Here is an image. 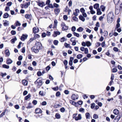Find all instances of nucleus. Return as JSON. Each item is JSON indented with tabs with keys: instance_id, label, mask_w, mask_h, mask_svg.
Listing matches in <instances>:
<instances>
[{
	"instance_id": "nucleus-1",
	"label": "nucleus",
	"mask_w": 122,
	"mask_h": 122,
	"mask_svg": "<svg viewBox=\"0 0 122 122\" xmlns=\"http://www.w3.org/2000/svg\"><path fill=\"white\" fill-rule=\"evenodd\" d=\"M107 20L108 23H110L112 21V20L114 18V14L112 12L109 13L107 15Z\"/></svg>"
},
{
	"instance_id": "nucleus-2",
	"label": "nucleus",
	"mask_w": 122,
	"mask_h": 122,
	"mask_svg": "<svg viewBox=\"0 0 122 122\" xmlns=\"http://www.w3.org/2000/svg\"><path fill=\"white\" fill-rule=\"evenodd\" d=\"M122 117V114L119 113L115 117L113 121L114 122H118L120 118Z\"/></svg>"
},
{
	"instance_id": "nucleus-3",
	"label": "nucleus",
	"mask_w": 122,
	"mask_h": 122,
	"mask_svg": "<svg viewBox=\"0 0 122 122\" xmlns=\"http://www.w3.org/2000/svg\"><path fill=\"white\" fill-rule=\"evenodd\" d=\"M35 83L37 86H41L42 84L41 79L40 78H39L35 82Z\"/></svg>"
},
{
	"instance_id": "nucleus-4",
	"label": "nucleus",
	"mask_w": 122,
	"mask_h": 122,
	"mask_svg": "<svg viewBox=\"0 0 122 122\" xmlns=\"http://www.w3.org/2000/svg\"><path fill=\"white\" fill-rule=\"evenodd\" d=\"M35 47H36L37 49L39 50H40L42 48V45L39 42L36 43V45Z\"/></svg>"
},
{
	"instance_id": "nucleus-5",
	"label": "nucleus",
	"mask_w": 122,
	"mask_h": 122,
	"mask_svg": "<svg viewBox=\"0 0 122 122\" xmlns=\"http://www.w3.org/2000/svg\"><path fill=\"white\" fill-rule=\"evenodd\" d=\"M61 26L62 27L63 30H67L68 29V26L66 25L65 23L64 22H62L61 24Z\"/></svg>"
},
{
	"instance_id": "nucleus-6",
	"label": "nucleus",
	"mask_w": 122,
	"mask_h": 122,
	"mask_svg": "<svg viewBox=\"0 0 122 122\" xmlns=\"http://www.w3.org/2000/svg\"><path fill=\"white\" fill-rule=\"evenodd\" d=\"M30 4V2L26 3L25 4L22 5V6H21L22 8H27L29 6Z\"/></svg>"
},
{
	"instance_id": "nucleus-7",
	"label": "nucleus",
	"mask_w": 122,
	"mask_h": 122,
	"mask_svg": "<svg viewBox=\"0 0 122 122\" xmlns=\"http://www.w3.org/2000/svg\"><path fill=\"white\" fill-rule=\"evenodd\" d=\"M78 96L77 95H76L75 94H74L72 95L71 98L73 100H75L78 99Z\"/></svg>"
},
{
	"instance_id": "nucleus-8",
	"label": "nucleus",
	"mask_w": 122,
	"mask_h": 122,
	"mask_svg": "<svg viewBox=\"0 0 122 122\" xmlns=\"http://www.w3.org/2000/svg\"><path fill=\"white\" fill-rule=\"evenodd\" d=\"M28 37V35L27 34H23L21 37V40L22 41H24Z\"/></svg>"
},
{
	"instance_id": "nucleus-9",
	"label": "nucleus",
	"mask_w": 122,
	"mask_h": 122,
	"mask_svg": "<svg viewBox=\"0 0 122 122\" xmlns=\"http://www.w3.org/2000/svg\"><path fill=\"white\" fill-rule=\"evenodd\" d=\"M35 113L37 114L41 113H42V110L39 108H36L35 110Z\"/></svg>"
},
{
	"instance_id": "nucleus-10",
	"label": "nucleus",
	"mask_w": 122,
	"mask_h": 122,
	"mask_svg": "<svg viewBox=\"0 0 122 122\" xmlns=\"http://www.w3.org/2000/svg\"><path fill=\"white\" fill-rule=\"evenodd\" d=\"M39 29L37 27H34L33 29V31L35 33L38 32Z\"/></svg>"
},
{
	"instance_id": "nucleus-11",
	"label": "nucleus",
	"mask_w": 122,
	"mask_h": 122,
	"mask_svg": "<svg viewBox=\"0 0 122 122\" xmlns=\"http://www.w3.org/2000/svg\"><path fill=\"white\" fill-rule=\"evenodd\" d=\"M37 5L39 6L42 7L44 6L45 5V4L44 2H38L37 3Z\"/></svg>"
},
{
	"instance_id": "nucleus-12",
	"label": "nucleus",
	"mask_w": 122,
	"mask_h": 122,
	"mask_svg": "<svg viewBox=\"0 0 122 122\" xmlns=\"http://www.w3.org/2000/svg\"><path fill=\"white\" fill-rule=\"evenodd\" d=\"M60 34V33L59 31H55L54 32V33L53 35V36L55 37L57 35H59Z\"/></svg>"
},
{
	"instance_id": "nucleus-13",
	"label": "nucleus",
	"mask_w": 122,
	"mask_h": 122,
	"mask_svg": "<svg viewBox=\"0 0 122 122\" xmlns=\"http://www.w3.org/2000/svg\"><path fill=\"white\" fill-rule=\"evenodd\" d=\"M55 13L56 15H58L60 12V10L58 8H56L54 9Z\"/></svg>"
},
{
	"instance_id": "nucleus-14",
	"label": "nucleus",
	"mask_w": 122,
	"mask_h": 122,
	"mask_svg": "<svg viewBox=\"0 0 122 122\" xmlns=\"http://www.w3.org/2000/svg\"><path fill=\"white\" fill-rule=\"evenodd\" d=\"M32 51L36 53H37L39 52V50L37 49L36 47H34V48H32Z\"/></svg>"
},
{
	"instance_id": "nucleus-15",
	"label": "nucleus",
	"mask_w": 122,
	"mask_h": 122,
	"mask_svg": "<svg viewBox=\"0 0 122 122\" xmlns=\"http://www.w3.org/2000/svg\"><path fill=\"white\" fill-rule=\"evenodd\" d=\"M84 17L81 15H80L79 16V19L83 22H84L85 20Z\"/></svg>"
},
{
	"instance_id": "nucleus-16",
	"label": "nucleus",
	"mask_w": 122,
	"mask_h": 122,
	"mask_svg": "<svg viewBox=\"0 0 122 122\" xmlns=\"http://www.w3.org/2000/svg\"><path fill=\"white\" fill-rule=\"evenodd\" d=\"M79 12V10L77 9H76L75 10V12H74L73 14L76 16H77L78 15V14Z\"/></svg>"
},
{
	"instance_id": "nucleus-17",
	"label": "nucleus",
	"mask_w": 122,
	"mask_h": 122,
	"mask_svg": "<svg viewBox=\"0 0 122 122\" xmlns=\"http://www.w3.org/2000/svg\"><path fill=\"white\" fill-rule=\"evenodd\" d=\"M113 112L114 114L115 115H117L119 113V110L116 109H114Z\"/></svg>"
},
{
	"instance_id": "nucleus-18",
	"label": "nucleus",
	"mask_w": 122,
	"mask_h": 122,
	"mask_svg": "<svg viewBox=\"0 0 122 122\" xmlns=\"http://www.w3.org/2000/svg\"><path fill=\"white\" fill-rule=\"evenodd\" d=\"M94 8L97 10L99 9V4L98 3H96L94 5Z\"/></svg>"
},
{
	"instance_id": "nucleus-19",
	"label": "nucleus",
	"mask_w": 122,
	"mask_h": 122,
	"mask_svg": "<svg viewBox=\"0 0 122 122\" xmlns=\"http://www.w3.org/2000/svg\"><path fill=\"white\" fill-rule=\"evenodd\" d=\"M81 118V114H78V117H76V118H75V120L76 121H77L78 120H80Z\"/></svg>"
},
{
	"instance_id": "nucleus-20",
	"label": "nucleus",
	"mask_w": 122,
	"mask_h": 122,
	"mask_svg": "<svg viewBox=\"0 0 122 122\" xmlns=\"http://www.w3.org/2000/svg\"><path fill=\"white\" fill-rule=\"evenodd\" d=\"M22 83L23 85L25 86H26L28 84V82L26 80H23L22 81Z\"/></svg>"
},
{
	"instance_id": "nucleus-21",
	"label": "nucleus",
	"mask_w": 122,
	"mask_h": 122,
	"mask_svg": "<svg viewBox=\"0 0 122 122\" xmlns=\"http://www.w3.org/2000/svg\"><path fill=\"white\" fill-rule=\"evenodd\" d=\"M31 16L30 15L26 14L25 15V17L27 19H30L31 18Z\"/></svg>"
},
{
	"instance_id": "nucleus-22",
	"label": "nucleus",
	"mask_w": 122,
	"mask_h": 122,
	"mask_svg": "<svg viewBox=\"0 0 122 122\" xmlns=\"http://www.w3.org/2000/svg\"><path fill=\"white\" fill-rule=\"evenodd\" d=\"M12 62V61L10 59H7L6 61V63L8 64H10Z\"/></svg>"
},
{
	"instance_id": "nucleus-23",
	"label": "nucleus",
	"mask_w": 122,
	"mask_h": 122,
	"mask_svg": "<svg viewBox=\"0 0 122 122\" xmlns=\"http://www.w3.org/2000/svg\"><path fill=\"white\" fill-rule=\"evenodd\" d=\"M100 7L102 11L104 12L105 11V10L106 9V6L103 5H101L100 6Z\"/></svg>"
},
{
	"instance_id": "nucleus-24",
	"label": "nucleus",
	"mask_w": 122,
	"mask_h": 122,
	"mask_svg": "<svg viewBox=\"0 0 122 122\" xmlns=\"http://www.w3.org/2000/svg\"><path fill=\"white\" fill-rule=\"evenodd\" d=\"M9 15L7 13H5L3 15V17L4 18H7L9 17Z\"/></svg>"
},
{
	"instance_id": "nucleus-25",
	"label": "nucleus",
	"mask_w": 122,
	"mask_h": 122,
	"mask_svg": "<svg viewBox=\"0 0 122 122\" xmlns=\"http://www.w3.org/2000/svg\"><path fill=\"white\" fill-rule=\"evenodd\" d=\"M5 53L6 55L8 56L10 55V53L9 51L8 50H6L5 51Z\"/></svg>"
},
{
	"instance_id": "nucleus-26",
	"label": "nucleus",
	"mask_w": 122,
	"mask_h": 122,
	"mask_svg": "<svg viewBox=\"0 0 122 122\" xmlns=\"http://www.w3.org/2000/svg\"><path fill=\"white\" fill-rule=\"evenodd\" d=\"M26 107L27 109H30L33 107V106H32L31 103L29 102L28 103V106Z\"/></svg>"
},
{
	"instance_id": "nucleus-27",
	"label": "nucleus",
	"mask_w": 122,
	"mask_h": 122,
	"mask_svg": "<svg viewBox=\"0 0 122 122\" xmlns=\"http://www.w3.org/2000/svg\"><path fill=\"white\" fill-rule=\"evenodd\" d=\"M97 15H100L102 14V12H101L100 9L97 10Z\"/></svg>"
},
{
	"instance_id": "nucleus-28",
	"label": "nucleus",
	"mask_w": 122,
	"mask_h": 122,
	"mask_svg": "<svg viewBox=\"0 0 122 122\" xmlns=\"http://www.w3.org/2000/svg\"><path fill=\"white\" fill-rule=\"evenodd\" d=\"M86 118L87 119H89L90 118V113L88 112H87L85 114Z\"/></svg>"
},
{
	"instance_id": "nucleus-29",
	"label": "nucleus",
	"mask_w": 122,
	"mask_h": 122,
	"mask_svg": "<svg viewBox=\"0 0 122 122\" xmlns=\"http://www.w3.org/2000/svg\"><path fill=\"white\" fill-rule=\"evenodd\" d=\"M84 29L83 28L81 27H80L77 29V30L78 32H81Z\"/></svg>"
},
{
	"instance_id": "nucleus-30",
	"label": "nucleus",
	"mask_w": 122,
	"mask_h": 122,
	"mask_svg": "<svg viewBox=\"0 0 122 122\" xmlns=\"http://www.w3.org/2000/svg\"><path fill=\"white\" fill-rule=\"evenodd\" d=\"M55 116L56 118L57 119H60L61 117V116L59 113H56V114Z\"/></svg>"
},
{
	"instance_id": "nucleus-31",
	"label": "nucleus",
	"mask_w": 122,
	"mask_h": 122,
	"mask_svg": "<svg viewBox=\"0 0 122 122\" xmlns=\"http://www.w3.org/2000/svg\"><path fill=\"white\" fill-rule=\"evenodd\" d=\"M69 102L72 105H76V103L73 101L72 100H70L69 101Z\"/></svg>"
},
{
	"instance_id": "nucleus-32",
	"label": "nucleus",
	"mask_w": 122,
	"mask_h": 122,
	"mask_svg": "<svg viewBox=\"0 0 122 122\" xmlns=\"http://www.w3.org/2000/svg\"><path fill=\"white\" fill-rule=\"evenodd\" d=\"M57 20H54V26L53 27V28H55L56 27L57 25Z\"/></svg>"
},
{
	"instance_id": "nucleus-33",
	"label": "nucleus",
	"mask_w": 122,
	"mask_h": 122,
	"mask_svg": "<svg viewBox=\"0 0 122 122\" xmlns=\"http://www.w3.org/2000/svg\"><path fill=\"white\" fill-rule=\"evenodd\" d=\"M102 34L103 35L106 37L107 36L108 32L107 31H104Z\"/></svg>"
},
{
	"instance_id": "nucleus-34",
	"label": "nucleus",
	"mask_w": 122,
	"mask_h": 122,
	"mask_svg": "<svg viewBox=\"0 0 122 122\" xmlns=\"http://www.w3.org/2000/svg\"><path fill=\"white\" fill-rule=\"evenodd\" d=\"M17 40L16 38L15 37L13 39L11 40V42L13 44L15 43V41Z\"/></svg>"
},
{
	"instance_id": "nucleus-35",
	"label": "nucleus",
	"mask_w": 122,
	"mask_h": 122,
	"mask_svg": "<svg viewBox=\"0 0 122 122\" xmlns=\"http://www.w3.org/2000/svg\"><path fill=\"white\" fill-rule=\"evenodd\" d=\"M64 45L65 46L66 48L69 47L70 48H71V47L70 46V45L67 44L66 43H65L64 44Z\"/></svg>"
},
{
	"instance_id": "nucleus-36",
	"label": "nucleus",
	"mask_w": 122,
	"mask_h": 122,
	"mask_svg": "<svg viewBox=\"0 0 122 122\" xmlns=\"http://www.w3.org/2000/svg\"><path fill=\"white\" fill-rule=\"evenodd\" d=\"M9 22L7 20H6L4 22V24L5 26H6L9 25Z\"/></svg>"
},
{
	"instance_id": "nucleus-37",
	"label": "nucleus",
	"mask_w": 122,
	"mask_h": 122,
	"mask_svg": "<svg viewBox=\"0 0 122 122\" xmlns=\"http://www.w3.org/2000/svg\"><path fill=\"white\" fill-rule=\"evenodd\" d=\"M6 112V110H4V111L0 115V117H1L5 115Z\"/></svg>"
},
{
	"instance_id": "nucleus-38",
	"label": "nucleus",
	"mask_w": 122,
	"mask_h": 122,
	"mask_svg": "<svg viewBox=\"0 0 122 122\" xmlns=\"http://www.w3.org/2000/svg\"><path fill=\"white\" fill-rule=\"evenodd\" d=\"M6 112V110H4V111L0 115V117H1L5 115Z\"/></svg>"
},
{
	"instance_id": "nucleus-39",
	"label": "nucleus",
	"mask_w": 122,
	"mask_h": 122,
	"mask_svg": "<svg viewBox=\"0 0 122 122\" xmlns=\"http://www.w3.org/2000/svg\"><path fill=\"white\" fill-rule=\"evenodd\" d=\"M6 112V110H4V111L0 115V117H1L5 115Z\"/></svg>"
},
{
	"instance_id": "nucleus-40",
	"label": "nucleus",
	"mask_w": 122,
	"mask_h": 122,
	"mask_svg": "<svg viewBox=\"0 0 122 122\" xmlns=\"http://www.w3.org/2000/svg\"><path fill=\"white\" fill-rule=\"evenodd\" d=\"M6 112V110H4V111L0 115V117H1L5 115Z\"/></svg>"
},
{
	"instance_id": "nucleus-41",
	"label": "nucleus",
	"mask_w": 122,
	"mask_h": 122,
	"mask_svg": "<svg viewBox=\"0 0 122 122\" xmlns=\"http://www.w3.org/2000/svg\"><path fill=\"white\" fill-rule=\"evenodd\" d=\"M30 97V95L29 94L28 95H27L25 97V100H27Z\"/></svg>"
},
{
	"instance_id": "nucleus-42",
	"label": "nucleus",
	"mask_w": 122,
	"mask_h": 122,
	"mask_svg": "<svg viewBox=\"0 0 122 122\" xmlns=\"http://www.w3.org/2000/svg\"><path fill=\"white\" fill-rule=\"evenodd\" d=\"M91 45V44L90 42L88 41L86 42V46H90Z\"/></svg>"
},
{
	"instance_id": "nucleus-43",
	"label": "nucleus",
	"mask_w": 122,
	"mask_h": 122,
	"mask_svg": "<svg viewBox=\"0 0 122 122\" xmlns=\"http://www.w3.org/2000/svg\"><path fill=\"white\" fill-rule=\"evenodd\" d=\"M3 67L6 69H8L9 68V66L8 65H6L5 64H4L3 65Z\"/></svg>"
},
{
	"instance_id": "nucleus-44",
	"label": "nucleus",
	"mask_w": 122,
	"mask_h": 122,
	"mask_svg": "<svg viewBox=\"0 0 122 122\" xmlns=\"http://www.w3.org/2000/svg\"><path fill=\"white\" fill-rule=\"evenodd\" d=\"M82 55L81 54H79L77 56L76 58L78 59H80L82 58Z\"/></svg>"
},
{
	"instance_id": "nucleus-45",
	"label": "nucleus",
	"mask_w": 122,
	"mask_h": 122,
	"mask_svg": "<svg viewBox=\"0 0 122 122\" xmlns=\"http://www.w3.org/2000/svg\"><path fill=\"white\" fill-rule=\"evenodd\" d=\"M66 39L64 37H63L61 38L60 41L61 42H63L65 41H66Z\"/></svg>"
},
{
	"instance_id": "nucleus-46",
	"label": "nucleus",
	"mask_w": 122,
	"mask_h": 122,
	"mask_svg": "<svg viewBox=\"0 0 122 122\" xmlns=\"http://www.w3.org/2000/svg\"><path fill=\"white\" fill-rule=\"evenodd\" d=\"M15 24L16 26H20L21 24L18 21H17L15 23Z\"/></svg>"
},
{
	"instance_id": "nucleus-47",
	"label": "nucleus",
	"mask_w": 122,
	"mask_h": 122,
	"mask_svg": "<svg viewBox=\"0 0 122 122\" xmlns=\"http://www.w3.org/2000/svg\"><path fill=\"white\" fill-rule=\"evenodd\" d=\"M37 76H40L41 75H43V74H42V73L40 71H38L37 73Z\"/></svg>"
},
{
	"instance_id": "nucleus-48",
	"label": "nucleus",
	"mask_w": 122,
	"mask_h": 122,
	"mask_svg": "<svg viewBox=\"0 0 122 122\" xmlns=\"http://www.w3.org/2000/svg\"><path fill=\"white\" fill-rule=\"evenodd\" d=\"M60 111L62 112H64L65 111V110L64 108L62 107L60 109Z\"/></svg>"
},
{
	"instance_id": "nucleus-49",
	"label": "nucleus",
	"mask_w": 122,
	"mask_h": 122,
	"mask_svg": "<svg viewBox=\"0 0 122 122\" xmlns=\"http://www.w3.org/2000/svg\"><path fill=\"white\" fill-rule=\"evenodd\" d=\"M73 34L74 36H76L77 37H79L80 36L79 34L75 32H73Z\"/></svg>"
},
{
	"instance_id": "nucleus-50",
	"label": "nucleus",
	"mask_w": 122,
	"mask_h": 122,
	"mask_svg": "<svg viewBox=\"0 0 122 122\" xmlns=\"http://www.w3.org/2000/svg\"><path fill=\"white\" fill-rule=\"evenodd\" d=\"M46 102L45 101H43L42 103H41V105L42 106H45L46 105Z\"/></svg>"
},
{
	"instance_id": "nucleus-51",
	"label": "nucleus",
	"mask_w": 122,
	"mask_h": 122,
	"mask_svg": "<svg viewBox=\"0 0 122 122\" xmlns=\"http://www.w3.org/2000/svg\"><path fill=\"white\" fill-rule=\"evenodd\" d=\"M93 118L95 119H97L98 118V116L96 114H95L93 115Z\"/></svg>"
},
{
	"instance_id": "nucleus-52",
	"label": "nucleus",
	"mask_w": 122,
	"mask_h": 122,
	"mask_svg": "<svg viewBox=\"0 0 122 122\" xmlns=\"http://www.w3.org/2000/svg\"><path fill=\"white\" fill-rule=\"evenodd\" d=\"M34 38H35V39L36 38H38L40 37V36L38 34H35L34 35Z\"/></svg>"
},
{
	"instance_id": "nucleus-53",
	"label": "nucleus",
	"mask_w": 122,
	"mask_h": 122,
	"mask_svg": "<svg viewBox=\"0 0 122 122\" xmlns=\"http://www.w3.org/2000/svg\"><path fill=\"white\" fill-rule=\"evenodd\" d=\"M53 5L54 7H55L56 8H57L59 6V5L58 4L56 3H54L53 4Z\"/></svg>"
},
{
	"instance_id": "nucleus-54",
	"label": "nucleus",
	"mask_w": 122,
	"mask_h": 122,
	"mask_svg": "<svg viewBox=\"0 0 122 122\" xmlns=\"http://www.w3.org/2000/svg\"><path fill=\"white\" fill-rule=\"evenodd\" d=\"M37 102L36 100H34L32 101V103L34 105H36L37 104Z\"/></svg>"
},
{
	"instance_id": "nucleus-55",
	"label": "nucleus",
	"mask_w": 122,
	"mask_h": 122,
	"mask_svg": "<svg viewBox=\"0 0 122 122\" xmlns=\"http://www.w3.org/2000/svg\"><path fill=\"white\" fill-rule=\"evenodd\" d=\"M60 106H61L59 104L55 105L54 106V108H58Z\"/></svg>"
},
{
	"instance_id": "nucleus-56",
	"label": "nucleus",
	"mask_w": 122,
	"mask_h": 122,
	"mask_svg": "<svg viewBox=\"0 0 122 122\" xmlns=\"http://www.w3.org/2000/svg\"><path fill=\"white\" fill-rule=\"evenodd\" d=\"M39 95H40L41 96H44L45 95V93H43V92H39Z\"/></svg>"
},
{
	"instance_id": "nucleus-57",
	"label": "nucleus",
	"mask_w": 122,
	"mask_h": 122,
	"mask_svg": "<svg viewBox=\"0 0 122 122\" xmlns=\"http://www.w3.org/2000/svg\"><path fill=\"white\" fill-rule=\"evenodd\" d=\"M54 44L56 45H57L58 43V41L56 40H55L53 42Z\"/></svg>"
},
{
	"instance_id": "nucleus-58",
	"label": "nucleus",
	"mask_w": 122,
	"mask_h": 122,
	"mask_svg": "<svg viewBox=\"0 0 122 122\" xmlns=\"http://www.w3.org/2000/svg\"><path fill=\"white\" fill-rule=\"evenodd\" d=\"M95 104L94 103H93L91 104V107L92 109H93L95 106Z\"/></svg>"
},
{
	"instance_id": "nucleus-59",
	"label": "nucleus",
	"mask_w": 122,
	"mask_h": 122,
	"mask_svg": "<svg viewBox=\"0 0 122 122\" xmlns=\"http://www.w3.org/2000/svg\"><path fill=\"white\" fill-rule=\"evenodd\" d=\"M85 53L86 54H87L88 52V49L87 48H85L84 50Z\"/></svg>"
},
{
	"instance_id": "nucleus-60",
	"label": "nucleus",
	"mask_w": 122,
	"mask_h": 122,
	"mask_svg": "<svg viewBox=\"0 0 122 122\" xmlns=\"http://www.w3.org/2000/svg\"><path fill=\"white\" fill-rule=\"evenodd\" d=\"M73 19L75 21H77L78 20V18L76 16H74L73 18Z\"/></svg>"
},
{
	"instance_id": "nucleus-61",
	"label": "nucleus",
	"mask_w": 122,
	"mask_h": 122,
	"mask_svg": "<svg viewBox=\"0 0 122 122\" xmlns=\"http://www.w3.org/2000/svg\"><path fill=\"white\" fill-rule=\"evenodd\" d=\"M113 50L117 52L118 51V49L116 47H114L113 48Z\"/></svg>"
},
{
	"instance_id": "nucleus-62",
	"label": "nucleus",
	"mask_w": 122,
	"mask_h": 122,
	"mask_svg": "<svg viewBox=\"0 0 122 122\" xmlns=\"http://www.w3.org/2000/svg\"><path fill=\"white\" fill-rule=\"evenodd\" d=\"M10 10V7L7 6H6L5 9V11H9Z\"/></svg>"
},
{
	"instance_id": "nucleus-63",
	"label": "nucleus",
	"mask_w": 122,
	"mask_h": 122,
	"mask_svg": "<svg viewBox=\"0 0 122 122\" xmlns=\"http://www.w3.org/2000/svg\"><path fill=\"white\" fill-rule=\"evenodd\" d=\"M48 6L49 7L51 8H54L53 5L52 4H50L48 5Z\"/></svg>"
},
{
	"instance_id": "nucleus-64",
	"label": "nucleus",
	"mask_w": 122,
	"mask_h": 122,
	"mask_svg": "<svg viewBox=\"0 0 122 122\" xmlns=\"http://www.w3.org/2000/svg\"><path fill=\"white\" fill-rule=\"evenodd\" d=\"M11 33L13 35H14L16 34V31L14 30H12L11 31Z\"/></svg>"
}]
</instances>
